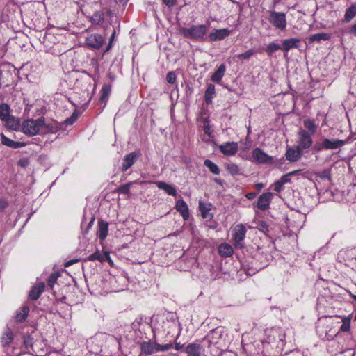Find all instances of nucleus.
Segmentation results:
<instances>
[{
    "label": "nucleus",
    "mask_w": 356,
    "mask_h": 356,
    "mask_svg": "<svg viewBox=\"0 0 356 356\" xmlns=\"http://www.w3.org/2000/svg\"><path fill=\"white\" fill-rule=\"evenodd\" d=\"M22 325V309L19 308L15 315L11 318L7 325V328L3 332L1 338L3 346H9L13 340V331L21 328Z\"/></svg>",
    "instance_id": "1"
},
{
    "label": "nucleus",
    "mask_w": 356,
    "mask_h": 356,
    "mask_svg": "<svg viewBox=\"0 0 356 356\" xmlns=\"http://www.w3.org/2000/svg\"><path fill=\"white\" fill-rule=\"evenodd\" d=\"M209 27L207 25H193L190 28H180L179 33L186 38L202 41L207 35Z\"/></svg>",
    "instance_id": "2"
},
{
    "label": "nucleus",
    "mask_w": 356,
    "mask_h": 356,
    "mask_svg": "<svg viewBox=\"0 0 356 356\" xmlns=\"http://www.w3.org/2000/svg\"><path fill=\"white\" fill-rule=\"evenodd\" d=\"M268 14V22L276 29L283 31L286 29L287 23L284 13L270 10Z\"/></svg>",
    "instance_id": "3"
},
{
    "label": "nucleus",
    "mask_w": 356,
    "mask_h": 356,
    "mask_svg": "<svg viewBox=\"0 0 356 356\" xmlns=\"http://www.w3.org/2000/svg\"><path fill=\"white\" fill-rule=\"evenodd\" d=\"M44 124V118L38 120H27L24 121V134L29 136H35Z\"/></svg>",
    "instance_id": "4"
},
{
    "label": "nucleus",
    "mask_w": 356,
    "mask_h": 356,
    "mask_svg": "<svg viewBox=\"0 0 356 356\" xmlns=\"http://www.w3.org/2000/svg\"><path fill=\"white\" fill-rule=\"evenodd\" d=\"M246 231V228L243 224H239L234 227L232 238L236 248H243L244 247L243 241L245 238Z\"/></svg>",
    "instance_id": "5"
},
{
    "label": "nucleus",
    "mask_w": 356,
    "mask_h": 356,
    "mask_svg": "<svg viewBox=\"0 0 356 356\" xmlns=\"http://www.w3.org/2000/svg\"><path fill=\"white\" fill-rule=\"evenodd\" d=\"M312 135L307 131L300 129L298 132V145L297 146L302 150L309 149L313 143Z\"/></svg>",
    "instance_id": "6"
},
{
    "label": "nucleus",
    "mask_w": 356,
    "mask_h": 356,
    "mask_svg": "<svg viewBox=\"0 0 356 356\" xmlns=\"http://www.w3.org/2000/svg\"><path fill=\"white\" fill-rule=\"evenodd\" d=\"M141 154L139 151H136L131 152L127 154L122 161L121 170L122 172L127 171L129 168H130L134 163L136 161L137 159L140 156Z\"/></svg>",
    "instance_id": "7"
},
{
    "label": "nucleus",
    "mask_w": 356,
    "mask_h": 356,
    "mask_svg": "<svg viewBox=\"0 0 356 356\" xmlns=\"http://www.w3.org/2000/svg\"><path fill=\"white\" fill-rule=\"evenodd\" d=\"M218 148L224 155L234 156L238 150V145L236 142H227L219 145Z\"/></svg>",
    "instance_id": "8"
},
{
    "label": "nucleus",
    "mask_w": 356,
    "mask_h": 356,
    "mask_svg": "<svg viewBox=\"0 0 356 356\" xmlns=\"http://www.w3.org/2000/svg\"><path fill=\"white\" fill-rule=\"evenodd\" d=\"M285 156L289 162H296L301 158L302 149L298 146L289 147L286 149Z\"/></svg>",
    "instance_id": "9"
},
{
    "label": "nucleus",
    "mask_w": 356,
    "mask_h": 356,
    "mask_svg": "<svg viewBox=\"0 0 356 356\" xmlns=\"http://www.w3.org/2000/svg\"><path fill=\"white\" fill-rule=\"evenodd\" d=\"M273 197L270 192H265L258 198L257 207L261 211H266L269 208L270 203Z\"/></svg>",
    "instance_id": "10"
},
{
    "label": "nucleus",
    "mask_w": 356,
    "mask_h": 356,
    "mask_svg": "<svg viewBox=\"0 0 356 356\" xmlns=\"http://www.w3.org/2000/svg\"><path fill=\"white\" fill-rule=\"evenodd\" d=\"M252 157L259 163H270L273 161V157L268 156L260 148H255L252 151Z\"/></svg>",
    "instance_id": "11"
},
{
    "label": "nucleus",
    "mask_w": 356,
    "mask_h": 356,
    "mask_svg": "<svg viewBox=\"0 0 356 356\" xmlns=\"http://www.w3.org/2000/svg\"><path fill=\"white\" fill-rule=\"evenodd\" d=\"M104 42V38L99 34H91L86 39V44L92 48L99 49Z\"/></svg>",
    "instance_id": "12"
},
{
    "label": "nucleus",
    "mask_w": 356,
    "mask_h": 356,
    "mask_svg": "<svg viewBox=\"0 0 356 356\" xmlns=\"http://www.w3.org/2000/svg\"><path fill=\"white\" fill-rule=\"evenodd\" d=\"M230 31L227 29H216L211 32L209 38L211 41L221 40L229 36Z\"/></svg>",
    "instance_id": "13"
},
{
    "label": "nucleus",
    "mask_w": 356,
    "mask_h": 356,
    "mask_svg": "<svg viewBox=\"0 0 356 356\" xmlns=\"http://www.w3.org/2000/svg\"><path fill=\"white\" fill-rule=\"evenodd\" d=\"M345 144V141L340 139H328L323 140V146L325 149H336L342 147Z\"/></svg>",
    "instance_id": "14"
},
{
    "label": "nucleus",
    "mask_w": 356,
    "mask_h": 356,
    "mask_svg": "<svg viewBox=\"0 0 356 356\" xmlns=\"http://www.w3.org/2000/svg\"><path fill=\"white\" fill-rule=\"evenodd\" d=\"M44 290V284L39 282L34 285L29 293V298L31 300H36L39 298L42 293Z\"/></svg>",
    "instance_id": "15"
},
{
    "label": "nucleus",
    "mask_w": 356,
    "mask_h": 356,
    "mask_svg": "<svg viewBox=\"0 0 356 356\" xmlns=\"http://www.w3.org/2000/svg\"><path fill=\"white\" fill-rule=\"evenodd\" d=\"M6 127L11 130H17L20 127V120L13 115H10L6 119L2 120Z\"/></svg>",
    "instance_id": "16"
},
{
    "label": "nucleus",
    "mask_w": 356,
    "mask_h": 356,
    "mask_svg": "<svg viewBox=\"0 0 356 356\" xmlns=\"http://www.w3.org/2000/svg\"><path fill=\"white\" fill-rule=\"evenodd\" d=\"M211 207L212 204L211 203H206L202 200L199 201V209L203 218L211 219L213 218V215L210 213Z\"/></svg>",
    "instance_id": "17"
},
{
    "label": "nucleus",
    "mask_w": 356,
    "mask_h": 356,
    "mask_svg": "<svg viewBox=\"0 0 356 356\" xmlns=\"http://www.w3.org/2000/svg\"><path fill=\"white\" fill-rule=\"evenodd\" d=\"M300 40L298 38L286 39L282 42V51L287 52L293 48H298L300 47Z\"/></svg>",
    "instance_id": "18"
},
{
    "label": "nucleus",
    "mask_w": 356,
    "mask_h": 356,
    "mask_svg": "<svg viewBox=\"0 0 356 356\" xmlns=\"http://www.w3.org/2000/svg\"><path fill=\"white\" fill-rule=\"evenodd\" d=\"M176 209L181 213L184 220H187L189 217L188 207L186 202L183 200H179L176 203Z\"/></svg>",
    "instance_id": "19"
},
{
    "label": "nucleus",
    "mask_w": 356,
    "mask_h": 356,
    "mask_svg": "<svg viewBox=\"0 0 356 356\" xmlns=\"http://www.w3.org/2000/svg\"><path fill=\"white\" fill-rule=\"evenodd\" d=\"M226 70L225 64H221L217 70L211 75V80L215 83H219L221 82Z\"/></svg>",
    "instance_id": "20"
},
{
    "label": "nucleus",
    "mask_w": 356,
    "mask_h": 356,
    "mask_svg": "<svg viewBox=\"0 0 356 356\" xmlns=\"http://www.w3.org/2000/svg\"><path fill=\"white\" fill-rule=\"evenodd\" d=\"M108 232V224L104 220H99L98 222V236L100 240H104Z\"/></svg>",
    "instance_id": "21"
},
{
    "label": "nucleus",
    "mask_w": 356,
    "mask_h": 356,
    "mask_svg": "<svg viewBox=\"0 0 356 356\" xmlns=\"http://www.w3.org/2000/svg\"><path fill=\"white\" fill-rule=\"evenodd\" d=\"M156 184L159 189L163 190L167 194L172 196L177 195L176 188L172 185L163 181H158Z\"/></svg>",
    "instance_id": "22"
},
{
    "label": "nucleus",
    "mask_w": 356,
    "mask_h": 356,
    "mask_svg": "<svg viewBox=\"0 0 356 356\" xmlns=\"http://www.w3.org/2000/svg\"><path fill=\"white\" fill-rule=\"evenodd\" d=\"M0 136L1 143L3 145L14 149H17L22 147V143L14 141L7 138L3 134H1Z\"/></svg>",
    "instance_id": "23"
},
{
    "label": "nucleus",
    "mask_w": 356,
    "mask_h": 356,
    "mask_svg": "<svg viewBox=\"0 0 356 356\" xmlns=\"http://www.w3.org/2000/svg\"><path fill=\"white\" fill-rule=\"evenodd\" d=\"M201 349L202 346L197 343H189L185 348L186 353L188 354V355H196L198 354V356L201 355Z\"/></svg>",
    "instance_id": "24"
},
{
    "label": "nucleus",
    "mask_w": 356,
    "mask_h": 356,
    "mask_svg": "<svg viewBox=\"0 0 356 356\" xmlns=\"http://www.w3.org/2000/svg\"><path fill=\"white\" fill-rule=\"evenodd\" d=\"M31 334H29L27 339H25L24 340V348H25L26 350L27 353H32L31 351L34 352V350H33L34 341H33V337L32 336V334L34 333L35 328L31 327Z\"/></svg>",
    "instance_id": "25"
},
{
    "label": "nucleus",
    "mask_w": 356,
    "mask_h": 356,
    "mask_svg": "<svg viewBox=\"0 0 356 356\" xmlns=\"http://www.w3.org/2000/svg\"><path fill=\"white\" fill-rule=\"evenodd\" d=\"M218 252L220 256L228 257L232 255L234 250L232 247L227 243H222L219 245Z\"/></svg>",
    "instance_id": "26"
},
{
    "label": "nucleus",
    "mask_w": 356,
    "mask_h": 356,
    "mask_svg": "<svg viewBox=\"0 0 356 356\" xmlns=\"http://www.w3.org/2000/svg\"><path fill=\"white\" fill-rule=\"evenodd\" d=\"M216 93L215 86L213 84H209L205 91L204 101L207 104L212 103V99Z\"/></svg>",
    "instance_id": "27"
},
{
    "label": "nucleus",
    "mask_w": 356,
    "mask_h": 356,
    "mask_svg": "<svg viewBox=\"0 0 356 356\" xmlns=\"http://www.w3.org/2000/svg\"><path fill=\"white\" fill-rule=\"evenodd\" d=\"M90 22L93 24L102 25L104 22V13L102 11H96L90 17Z\"/></svg>",
    "instance_id": "28"
},
{
    "label": "nucleus",
    "mask_w": 356,
    "mask_h": 356,
    "mask_svg": "<svg viewBox=\"0 0 356 356\" xmlns=\"http://www.w3.org/2000/svg\"><path fill=\"white\" fill-rule=\"evenodd\" d=\"M330 38L329 34L325 33H319L316 34L312 35L309 38V43L312 44L315 41L320 42L321 40H328Z\"/></svg>",
    "instance_id": "29"
},
{
    "label": "nucleus",
    "mask_w": 356,
    "mask_h": 356,
    "mask_svg": "<svg viewBox=\"0 0 356 356\" xmlns=\"http://www.w3.org/2000/svg\"><path fill=\"white\" fill-rule=\"evenodd\" d=\"M141 351L147 355H152L154 353V346L151 341H144L140 345Z\"/></svg>",
    "instance_id": "30"
},
{
    "label": "nucleus",
    "mask_w": 356,
    "mask_h": 356,
    "mask_svg": "<svg viewBox=\"0 0 356 356\" xmlns=\"http://www.w3.org/2000/svg\"><path fill=\"white\" fill-rule=\"evenodd\" d=\"M225 167L228 172L233 176L243 174L242 170L235 163H227Z\"/></svg>",
    "instance_id": "31"
},
{
    "label": "nucleus",
    "mask_w": 356,
    "mask_h": 356,
    "mask_svg": "<svg viewBox=\"0 0 356 356\" xmlns=\"http://www.w3.org/2000/svg\"><path fill=\"white\" fill-rule=\"evenodd\" d=\"M204 165L209 170L213 175H219L220 172L219 167L209 159H206Z\"/></svg>",
    "instance_id": "32"
},
{
    "label": "nucleus",
    "mask_w": 356,
    "mask_h": 356,
    "mask_svg": "<svg viewBox=\"0 0 356 356\" xmlns=\"http://www.w3.org/2000/svg\"><path fill=\"white\" fill-rule=\"evenodd\" d=\"M356 16V5H352L349 7L345 13V21L348 22Z\"/></svg>",
    "instance_id": "33"
},
{
    "label": "nucleus",
    "mask_w": 356,
    "mask_h": 356,
    "mask_svg": "<svg viewBox=\"0 0 356 356\" xmlns=\"http://www.w3.org/2000/svg\"><path fill=\"white\" fill-rule=\"evenodd\" d=\"M10 106L8 104L2 103L0 104V119L3 120L10 116Z\"/></svg>",
    "instance_id": "34"
},
{
    "label": "nucleus",
    "mask_w": 356,
    "mask_h": 356,
    "mask_svg": "<svg viewBox=\"0 0 356 356\" xmlns=\"http://www.w3.org/2000/svg\"><path fill=\"white\" fill-rule=\"evenodd\" d=\"M111 88L109 85H104L101 90L102 95H101L99 100L102 102H106L108 98V96L111 93Z\"/></svg>",
    "instance_id": "35"
},
{
    "label": "nucleus",
    "mask_w": 356,
    "mask_h": 356,
    "mask_svg": "<svg viewBox=\"0 0 356 356\" xmlns=\"http://www.w3.org/2000/svg\"><path fill=\"white\" fill-rule=\"evenodd\" d=\"M222 331L220 328H216L210 332L207 335V338L209 341H215L216 339H220L222 337Z\"/></svg>",
    "instance_id": "36"
},
{
    "label": "nucleus",
    "mask_w": 356,
    "mask_h": 356,
    "mask_svg": "<svg viewBox=\"0 0 356 356\" xmlns=\"http://www.w3.org/2000/svg\"><path fill=\"white\" fill-rule=\"evenodd\" d=\"M280 49L282 50V46L277 43L271 42L266 47V51L269 56H271L273 53Z\"/></svg>",
    "instance_id": "37"
},
{
    "label": "nucleus",
    "mask_w": 356,
    "mask_h": 356,
    "mask_svg": "<svg viewBox=\"0 0 356 356\" xmlns=\"http://www.w3.org/2000/svg\"><path fill=\"white\" fill-rule=\"evenodd\" d=\"M103 255L104 253H102L99 250H97L95 253L88 257V260L90 261L97 260L99 261V262H103Z\"/></svg>",
    "instance_id": "38"
},
{
    "label": "nucleus",
    "mask_w": 356,
    "mask_h": 356,
    "mask_svg": "<svg viewBox=\"0 0 356 356\" xmlns=\"http://www.w3.org/2000/svg\"><path fill=\"white\" fill-rule=\"evenodd\" d=\"M254 51L252 49H249L247 51L238 54L236 57L240 60H249L251 56L254 54Z\"/></svg>",
    "instance_id": "39"
},
{
    "label": "nucleus",
    "mask_w": 356,
    "mask_h": 356,
    "mask_svg": "<svg viewBox=\"0 0 356 356\" xmlns=\"http://www.w3.org/2000/svg\"><path fill=\"white\" fill-rule=\"evenodd\" d=\"M305 127L311 132L310 134H313L316 131V126L314 122L309 119L304 121Z\"/></svg>",
    "instance_id": "40"
},
{
    "label": "nucleus",
    "mask_w": 356,
    "mask_h": 356,
    "mask_svg": "<svg viewBox=\"0 0 356 356\" xmlns=\"http://www.w3.org/2000/svg\"><path fill=\"white\" fill-rule=\"evenodd\" d=\"M58 274L57 273H53L51 274L48 280H47V284L48 286H49L51 289L54 287V284L56 282L57 280H58Z\"/></svg>",
    "instance_id": "41"
},
{
    "label": "nucleus",
    "mask_w": 356,
    "mask_h": 356,
    "mask_svg": "<svg viewBox=\"0 0 356 356\" xmlns=\"http://www.w3.org/2000/svg\"><path fill=\"white\" fill-rule=\"evenodd\" d=\"M350 328V319L344 318L343 320V324L341 325L340 330L342 332H348Z\"/></svg>",
    "instance_id": "42"
},
{
    "label": "nucleus",
    "mask_w": 356,
    "mask_h": 356,
    "mask_svg": "<svg viewBox=\"0 0 356 356\" xmlns=\"http://www.w3.org/2000/svg\"><path fill=\"white\" fill-rule=\"evenodd\" d=\"M257 227L259 231L264 233L268 232V225L265 221H259Z\"/></svg>",
    "instance_id": "43"
},
{
    "label": "nucleus",
    "mask_w": 356,
    "mask_h": 356,
    "mask_svg": "<svg viewBox=\"0 0 356 356\" xmlns=\"http://www.w3.org/2000/svg\"><path fill=\"white\" fill-rule=\"evenodd\" d=\"M132 185V182L126 184L124 185L121 186L118 190L120 193L123 194H128L130 191V187Z\"/></svg>",
    "instance_id": "44"
},
{
    "label": "nucleus",
    "mask_w": 356,
    "mask_h": 356,
    "mask_svg": "<svg viewBox=\"0 0 356 356\" xmlns=\"http://www.w3.org/2000/svg\"><path fill=\"white\" fill-rule=\"evenodd\" d=\"M166 79H167V81L169 83L173 84L175 82V81H176V74H175V73L174 72H172V71L169 72L167 74Z\"/></svg>",
    "instance_id": "45"
},
{
    "label": "nucleus",
    "mask_w": 356,
    "mask_h": 356,
    "mask_svg": "<svg viewBox=\"0 0 356 356\" xmlns=\"http://www.w3.org/2000/svg\"><path fill=\"white\" fill-rule=\"evenodd\" d=\"M77 115L74 112L70 118H67L65 120V124L69 125L72 124L77 120Z\"/></svg>",
    "instance_id": "46"
},
{
    "label": "nucleus",
    "mask_w": 356,
    "mask_h": 356,
    "mask_svg": "<svg viewBox=\"0 0 356 356\" xmlns=\"http://www.w3.org/2000/svg\"><path fill=\"white\" fill-rule=\"evenodd\" d=\"M283 186H284V184H282V183L280 182V180H278L275 183L274 190L276 192H280L283 190Z\"/></svg>",
    "instance_id": "47"
},
{
    "label": "nucleus",
    "mask_w": 356,
    "mask_h": 356,
    "mask_svg": "<svg viewBox=\"0 0 356 356\" xmlns=\"http://www.w3.org/2000/svg\"><path fill=\"white\" fill-rule=\"evenodd\" d=\"M280 182L282 183V184H285L286 183H289L291 181V178H290V176L288 174H285L284 175L282 176V177L280 178Z\"/></svg>",
    "instance_id": "48"
},
{
    "label": "nucleus",
    "mask_w": 356,
    "mask_h": 356,
    "mask_svg": "<svg viewBox=\"0 0 356 356\" xmlns=\"http://www.w3.org/2000/svg\"><path fill=\"white\" fill-rule=\"evenodd\" d=\"M318 177H321V179H330V174L328 171L324 170V171L321 172V173H319Z\"/></svg>",
    "instance_id": "49"
},
{
    "label": "nucleus",
    "mask_w": 356,
    "mask_h": 356,
    "mask_svg": "<svg viewBox=\"0 0 356 356\" xmlns=\"http://www.w3.org/2000/svg\"><path fill=\"white\" fill-rule=\"evenodd\" d=\"M103 257H103V262L104 261H107L110 264H111V265L113 264V261H112V259L110 257L108 252H104Z\"/></svg>",
    "instance_id": "50"
},
{
    "label": "nucleus",
    "mask_w": 356,
    "mask_h": 356,
    "mask_svg": "<svg viewBox=\"0 0 356 356\" xmlns=\"http://www.w3.org/2000/svg\"><path fill=\"white\" fill-rule=\"evenodd\" d=\"M163 2L168 7H172L176 4L177 0H163Z\"/></svg>",
    "instance_id": "51"
},
{
    "label": "nucleus",
    "mask_w": 356,
    "mask_h": 356,
    "mask_svg": "<svg viewBox=\"0 0 356 356\" xmlns=\"http://www.w3.org/2000/svg\"><path fill=\"white\" fill-rule=\"evenodd\" d=\"M79 261V259H70V260H69V261H66L65 263V267H69V266H72V264L78 262Z\"/></svg>",
    "instance_id": "52"
},
{
    "label": "nucleus",
    "mask_w": 356,
    "mask_h": 356,
    "mask_svg": "<svg viewBox=\"0 0 356 356\" xmlns=\"http://www.w3.org/2000/svg\"><path fill=\"white\" fill-rule=\"evenodd\" d=\"M349 33L350 35L356 36V24L353 25L349 30Z\"/></svg>",
    "instance_id": "53"
},
{
    "label": "nucleus",
    "mask_w": 356,
    "mask_h": 356,
    "mask_svg": "<svg viewBox=\"0 0 356 356\" xmlns=\"http://www.w3.org/2000/svg\"><path fill=\"white\" fill-rule=\"evenodd\" d=\"M314 149L317 152H321L323 149H325V147H324L323 146V142H322L321 144L315 145Z\"/></svg>",
    "instance_id": "54"
},
{
    "label": "nucleus",
    "mask_w": 356,
    "mask_h": 356,
    "mask_svg": "<svg viewBox=\"0 0 356 356\" xmlns=\"http://www.w3.org/2000/svg\"><path fill=\"white\" fill-rule=\"evenodd\" d=\"M172 347V345L171 343H168L165 345H162L161 351H166L170 350Z\"/></svg>",
    "instance_id": "55"
},
{
    "label": "nucleus",
    "mask_w": 356,
    "mask_h": 356,
    "mask_svg": "<svg viewBox=\"0 0 356 356\" xmlns=\"http://www.w3.org/2000/svg\"><path fill=\"white\" fill-rule=\"evenodd\" d=\"M256 195H257L256 193H248L245 195V197L248 200H252L256 197Z\"/></svg>",
    "instance_id": "56"
},
{
    "label": "nucleus",
    "mask_w": 356,
    "mask_h": 356,
    "mask_svg": "<svg viewBox=\"0 0 356 356\" xmlns=\"http://www.w3.org/2000/svg\"><path fill=\"white\" fill-rule=\"evenodd\" d=\"M7 206V202L3 200H0V211L3 210Z\"/></svg>",
    "instance_id": "57"
},
{
    "label": "nucleus",
    "mask_w": 356,
    "mask_h": 356,
    "mask_svg": "<svg viewBox=\"0 0 356 356\" xmlns=\"http://www.w3.org/2000/svg\"><path fill=\"white\" fill-rule=\"evenodd\" d=\"M26 79L30 81V82H33L34 81H35L36 79V76H33L32 74H26Z\"/></svg>",
    "instance_id": "58"
},
{
    "label": "nucleus",
    "mask_w": 356,
    "mask_h": 356,
    "mask_svg": "<svg viewBox=\"0 0 356 356\" xmlns=\"http://www.w3.org/2000/svg\"><path fill=\"white\" fill-rule=\"evenodd\" d=\"M210 129H211V127L209 126V125H207L205 123L204 124V132L206 134L210 136L211 134H210Z\"/></svg>",
    "instance_id": "59"
},
{
    "label": "nucleus",
    "mask_w": 356,
    "mask_h": 356,
    "mask_svg": "<svg viewBox=\"0 0 356 356\" xmlns=\"http://www.w3.org/2000/svg\"><path fill=\"white\" fill-rule=\"evenodd\" d=\"M154 352L161 351V348H162V345L155 343L154 344Z\"/></svg>",
    "instance_id": "60"
},
{
    "label": "nucleus",
    "mask_w": 356,
    "mask_h": 356,
    "mask_svg": "<svg viewBox=\"0 0 356 356\" xmlns=\"http://www.w3.org/2000/svg\"><path fill=\"white\" fill-rule=\"evenodd\" d=\"M29 312V307L24 306V321L25 320L26 317L28 316Z\"/></svg>",
    "instance_id": "61"
},
{
    "label": "nucleus",
    "mask_w": 356,
    "mask_h": 356,
    "mask_svg": "<svg viewBox=\"0 0 356 356\" xmlns=\"http://www.w3.org/2000/svg\"><path fill=\"white\" fill-rule=\"evenodd\" d=\"M184 347L183 344H181L179 342H175V348L177 350H181Z\"/></svg>",
    "instance_id": "62"
},
{
    "label": "nucleus",
    "mask_w": 356,
    "mask_h": 356,
    "mask_svg": "<svg viewBox=\"0 0 356 356\" xmlns=\"http://www.w3.org/2000/svg\"><path fill=\"white\" fill-rule=\"evenodd\" d=\"M42 126H45L47 128L48 131H49L54 132L55 130L54 127L50 124H46L44 123V124Z\"/></svg>",
    "instance_id": "63"
},
{
    "label": "nucleus",
    "mask_w": 356,
    "mask_h": 356,
    "mask_svg": "<svg viewBox=\"0 0 356 356\" xmlns=\"http://www.w3.org/2000/svg\"><path fill=\"white\" fill-rule=\"evenodd\" d=\"M214 181H215L216 184H219V185H220V186H222V185H223V184H224V181H223V180H222V179H220V178H215V179H214Z\"/></svg>",
    "instance_id": "64"
}]
</instances>
